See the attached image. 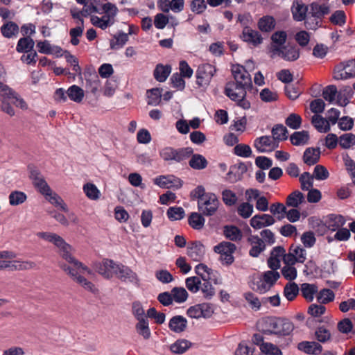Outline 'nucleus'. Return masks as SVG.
Listing matches in <instances>:
<instances>
[{
	"mask_svg": "<svg viewBox=\"0 0 355 355\" xmlns=\"http://www.w3.org/2000/svg\"><path fill=\"white\" fill-rule=\"evenodd\" d=\"M36 235L40 239L53 243L58 248V252L60 257L67 262V263H60V267L73 281L88 291L93 293L98 292L95 285L84 277L85 275H92V271L73 256L72 247L62 237L55 233L47 232H40Z\"/></svg>",
	"mask_w": 355,
	"mask_h": 355,
	"instance_id": "1",
	"label": "nucleus"
},
{
	"mask_svg": "<svg viewBox=\"0 0 355 355\" xmlns=\"http://www.w3.org/2000/svg\"><path fill=\"white\" fill-rule=\"evenodd\" d=\"M190 195L191 198L198 200V209L203 214L211 216L217 210L219 201L216 196L212 193H206L202 186H198L191 191Z\"/></svg>",
	"mask_w": 355,
	"mask_h": 355,
	"instance_id": "2",
	"label": "nucleus"
},
{
	"mask_svg": "<svg viewBox=\"0 0 355 355\" xmlns=\"http://www.w3.org/2000/svg\"><path fill=\"white\" fill-rule=\"evenodd\" d=\"M279 277L280 275L277 271H266L260 275L252 276L249 286L253 291L263 294L270 290Z\"/></svg>",
	"mask_w": 355,
	"mask_h": 355,
	"instance_id": "3",
	"label": "nucleus"
},
{
	"mask_svg": "<svg viewBox=\"0 0 355 355\" xmlns=\"http://www.w3.org/2000/svg\"><path fill=\"white\" fill-rule=\"evenodd\" d=\"M103 15L98 17L96 15H92L90 21L92 25L99 28L102 30H105L107 28L112 26L116 22V17L119 12V9L116 6L112 3L107 2L101 6Z\"/></svg>",
	"mask_w": 355,
	"mask_h": 355,
	"instance_id": "4",
	"label": "nucleus"
},
{
	"mask_svg": "<svg viewBox=\"0 0 355 355\" xmlns=\"http://www.w3.org/2000/svg\"><path fill=\"white\" fill-rule=\"evenodd\" d=\"M232 73L236 81L232 82L235 85L234 91L245 90L252 86L251 76L244 67L240 64L233 65Z\"/></svg>",
	"mask_w": 355,
	"mask_h": 355,
	"instance_id": "5",
	"label": "nucleus"
},
{
	"mask_svg": "<svg viewBox=\"0 0 355 355\" xmlns=\"http://www.w3.org/2000/svg\"><path fill=\"white\" fill-rule=\"evenodd\" d=\"M216 73V68L214 65L209 63L200 64L196 72V84L200 87H207Z\"/></svg>",
	"mask_w": 355,
	"mask_h": 355,
	"instance_id": "6",
	"label": "nucleus"
},
{
	"mask_svg": "<svg viewBox=\"0 0 355 355\" xmlns=\"http://www.w3.org/2000/svg\"><path fill=\"white\" fill-rule=\"evenodd\" d=\"M266 322L272 334L286 336L294 329L293 322L286 318H269Z\"/></svg>",
	"mask_w": 355,
	"mask_h": 355,
	"instance_id": "7",
	"label": "nucleus"
},
{
	"mask_svg": "<svg viewBox=\"0 0 355 355\" xmlns=\"http://www.w3.org/2000/svg\"><path fill=\"white\" fill-rule=\"evenodd\" d=\"M355 77V60L343 62L335 67L334 78L337 80Z\"/></svg>",
	"mask_w": 355,
	"mask_h": 355,
	"instance_id": "8",
	"label": "nucleus"
},
{
	"mask_svg": "<svg viewBox=\"0 0 355 355\" xmlns=\"http://www.w3.org/2000/svg\"><path fill=\"white\" fill-rule=\"evenodd\" d=\"M29 178L35 188L42 195L50 192V187L38 168L33 165L28 167Z\"/></svg>",
	"mask_w": 355,
	"mask_h": 355,
	"instance_id": "9",
	"label": "nucleus"
},
{
	"mask_svg": "<svg viewBox=\"0 0 355 355\" xmlns=\"http://www.w3.org/2000/svg\"><path fill=\"white\" fill-rule=\"evenodd\" d=\"M235 85L232 83H227L225 86V93L232 101H236L238 105L243 109H248L250 107V102L245 98L246 91L241 89L240 91H234Z\"/></svg>",
	"mask_w": 355,
	"mask_h": 355,
	"instance_id": "10",
	"label": "nucleus"
},
{
	"mask_svg": "<svg viewBox=\"0 0 355 355\" xmlns=\"http://www.w3.org/2000/svg\"><path fill=\"white\" fill-rule=\"evenodd\" d=\"M214 312V306L209 303H201L191 306L187 310V315L191 318H210Z\"/></svg>",
	"mask_w": 355,
	"mask_h": 355,
	"instance_id": "11",
	"label": "nucleus"
},
{
	"mask_svg": "<svg viewBox=\"0 0 355 355\" xmlns=\"http://www.w3.org/2000/svg\"><path fill=\"white\" fill-rule=\"evenodd\" d=\"M115 275L123 282L128 281L137 286L139 285L140 279L137 274L122 263H118Z\"/></svg>",
	"mask_w": 355,
	"mask_h": 355,
	"instance_id": "12",
	"label": "nucleus"
},
{
	"mask_svg": "<svg viewBox=\"0 0 355 355\" xmlns=\"http://www.w3.org/2000/svg\"><path fill=\"white\" fill-rule=\"evenodd\" d=\"M153 182L157 186L164 189H178L182 185V180L173 175H159L153 179Z\"/></svg>",
	"mask_w": 355,
	"mask_h": 355,
	"instance_id": "13",
	"label": "nucleus"
},
{
	"mask_svg": "<svg viewBox=\"0 0 355 355\" xmlns=\"http://www.w3.org/2000/svg\"><path fill=\"white\" fill-rule=\"evenodd\" d=\"M17 254L14 252V257L8 259L6 270L10 271L28 270L36 267L35 263L29 260L17 259Z\"/></svg>",
	"mask_w": 355,
	"mask_h": 355,
	"instance_id": "14",
	"label": "nucleus"
},
{
	"mask_svg": "<svg viewBox=\"0 0 355 355\" xmlns=\"http://www.w3.org/2000/svg\"><path fill=\"white\" fill-rule=\"evenodd\" d=\"M118 263L112 259H105L96 265L97 272L105 279H111L115 275Z\"/></svg>",
	"mask_w": 355,
	"mask_h": 355,
	"instance_id": "15",
	"label": "nucleus"
},
{
	"mask_svg": "<svg viewBox=\"0 0 355 355\" xmlns=\"http://www.w3.org/2000/svg\"><path fill=\"white\" fill-rule=\"evenodd\" d=\"M254 146L259 153L272 152L278 147V142L272 137L262 136L254 140Z\"/></svg>",
	"mask_w": 355,
	"mask_h": 355,
	"instance_id": "16",
	"label": "nucleus"
},
{
	"mask_svg": "<svg viewBox=\"0 0 355 355\" xmlns=\"http://www.w3.org/2000/svg\"><path fill=\"white\" fill-rule=\"evenodd\" d=\"M12 91V89L8 85L0 82V110L10 116H13L15 114V112L10 104L7 103L6 100L8 98Z\"/></svg>",
	"mask_w": 355,
	"mask_h": 355,
	"instance_id": "17",
	"label": "nucleus"
},
{
	"mask_svg": "<svg viewBox=\"0 0 355 355\" xmlns=\"http://www.w3.org/2000/svg\"><path fill=\"white\" fill-rule=\"evenodd\" d=\"M187 254L193 261H201L205 254V248L200 241H193L188 244Z\"/></svg>",
	"mask_w": 355,
	"mask_h": 355,
	"instance_id": "18",
	"label": "nucleus"
},
{
	"mask_svg": "<svg viewBox=\"0 0 355 355\" xmlns=\"http://www.w3.org/2000/svg\"><path fill=\"white\" fill-rule=\"evenodd\" d=\"M275 223V218L271 215L266 214L254 215L250 220L251 227L255 230L270 226Z\"/></svg>",
	"mask_w": 355,
	"mask_h": 355,
	"instance_id": "19",
	"label": "nucleus"
},
{
	"mask_svg": "<svg viewBox=\"0 0 355 355\" xmlns=\"http://www.w3.org/2000/svg\"><path fill=\"white\" fill-rule=\"evenodd\" d=\"M241 38L243 41L254 46L261 44L263 42L261 34L257 31L253 30L250 27H245L243 29Z\"/></svg>",
	"mask_w": 355,
	"mask_h": 355,
	"instance_id": "20",
	"label": "nucleus"
},
{
	"mask_svg": "<svg viewBox=\"0 0 355 355\" xmlns=\"http://www.w3.org/2000/svg\"><path fill=\"white\" fill-rule=\"evenodd\" d=\"M251 248L249 254L251 257H257L266 248L264 241L257 235H250L248 238Z\"/></svg>",
	"mask_w": 355,
	"mask_h": 355,
	"instance_id": "21",
	"label": "nucleus"
},
{
	"mask_svg": "<svg viewBox=\"0 0 355 355\" xmlns=\"http://www.w3.org/2000/svg\"><path fill=\"white\" fill-rule=\"evenodd\" d=\"M187 326V319L182 315L173 316L168 322L169 329L175 333H181L185 330Z\"/></svg>",
	"mask_w": 355,
	"mask_h": 355,
	"instance_id": "22",
	"label": "nucleus"
},
{
	"mask_svg": "<svg viewBox=\"0 0 355 355\" xmlns=\"http://www.w3.org/2000/svg\"><path fill=\"white\" fill-rule=\"evenodd\" d=\"M320 153L318 148H307L304 152L303 161L309 166L314 165L319 161Z\"/></svg>",
	"mask_w": 355,
	"mask_h": 355,
	"instance_id": "23",
	"label": "nucleus"
},
{
	"mask_svg": "<svg viewBox=\"0 0 355 355\" xmlns=\"http://www.w3.org/2000/svg\"><path fill=\"white\" fill-rule=\"evenodd\" d=\"M354 95V91L350 86L343 87L339 92H338L336 104L345 107L349 103Z\"/></svg>",
	"mask_w": 355,
	"mask_h": 355,
	"instance_id": "24",
	"label": "nucleus"
},
{
	"mask_svg": "<svg viewBox=\"0 0 355 355\" xmlns=\"http://www.w3.org/2000/svg\"><path fill=\"white\" fill-rule=\"evenodd\" d=\"M298 349L303 351L307 354H319L322 350L321 345L316 342L303 341L298 344Z\"/></svg>",
	"mask_w": 355,
	"mask_h": 355,
	"instance_id": "25",
	"label": "nucleus"
},
{
	"mask_svg": "<svg viewBox=\"0 0 355 355\" xmlns=\"http://www.w3.org/2000/svg\"><path fill=\"white\" fill-rule=\"evenodd\" d=\"M311 123L319 132L326 133L331 129L328 120L319 114H314L312 116Z\"/></svg>",
	"mask_w": 355,
	"mask_h": 355,
	"instance_id": "26",
	"label": "nucleus"
},
{
	"mask_svg": "<svg viewBox=\"0 0 355 355\" xmlns=\"http://www.w3.org/2000/svg\"><path fill=\"white\" fill-rule=\"evenodd\" d=\"M291 10L295 20L300 21L306 19L307 7L301 1L295 0Z\"/></svg>",
	"mask_w": 355,
	"mask_h": 355,
	"instance_id": "27",
	"label": "nucleus"
},
{
	"mask_svg": "<svg viewBox=\"0 0 355 355\" xmlns=\"http://www.w3.org/2000/svg\"><path fill=\"white\" fill-rule=\"evenodd\" d=\"M83 190L86 197L91 200H98L101 196V191L94 183L87 182L84 184Z\"/></svg>",
	"mask_w": 355,
	"mask_h": 355,
	"instance_id": "28",
	"label": "nucleus"
},
{
	"mask_svg": "<svg viewBox=\"0 0 355 355\" xmlns=\"http://www.w3.org/2000/svg\"><path fill=\"white\" fill-rule=\"evenodd\" d=\"M137 334L144 340H149L151 337V331L149 327L148 319L139 320L135 324Z\"/></svg>",
	"mask_w": 355,
	"mask_h": 355,
	"instance_id": "29",
	"label": "nucleus"
},
{
	"mask_svg": "<svg viewBox=\"0 0 355 355\" xmlns=\"http://www.w3.org/2000/svg\"><path fill=\"white\" fill-rule=\"evenodd\" d=\"M38 51L44 54H56L60 55L62 49L58 46H51L47 40L38 42L37 44Z\"/></svg>",
	"mask_w": 355,
	"mask_h": 355,
	"instance_id": "30",
	"label": "nucleus"
},
{
	"mask_svg": "<svg viewBox=\"0 0 355 355\" xmlns=\"http://www.w3.org/2000/svg\"><path fill=\"white\" fill-rule=\"evenodd\" d=\"M276 21L273 17L266 15L261 17L257 23L259 29L262 32H270L275 27Z\"/></svg>",
	"mask_w": 355,
	"mask_h": 355,
	"instance_id": "31",
	"label": "nucleus"
},
{
	"mask_svg": "<svg viewBox=\"0 0 355 355\" xmlns=\"http://www.w3.org/2000/svg\"><path fill=\"white\" fill-rule=\"evenodd\" d=\"M48 194H44L45 198L52 205L55 207H60L64 212L69 211L67 205L64 203L63 200L56 193L53 192L51 189L50 192H47Z\"/></svg>",
	"mask_w": 355,
	"mask_h": 355,
	"instance_id": "32",
	"label": "nucleus"
},
{
	"mask_svg": "<svg viewBox=\"0 0 355 355\" xmlns=\"http://www.w3.org/2000/svg\"><path fill=\"white\" fill-rule=\"evenodd\" d=\"M193 149L190 147L175 148V153H173L171 162H181L186 160L193 154Z\"/></svg>",
	"mask_w": 355,
	"mask_h": 355,
	"instance_id": "33",
	"label": "nucleus"
},
{
	"mask_svg": "<svg viewBox=\"0 0 355 355\" xmlns=\"http://www.w3.org/2000/svg\"><path fill=\"white\" fill-rule=\"evenodd\" d=\"M67 94L71 101L79 103L83 101L85 92L81 87L73 85L68 88Z\"/></svg>",
	"mask_w": 355,
	"mask_h": 355,
	"instance_id": "34",
	"label": "nucleus"
},
{
	"mask_svg": "<svg viewBox=\"0 0 355 355\" xmlns=\"http://www.w3.org/2000/svg\"><path fill=\"white\" fill-rule=\"evenodd\" d=\"M290 140L294 146H304L309 140V134L305 130L295 132L291 135Z\"/></svg>",
	"mask_w": 355,
	"mask_h": 355,
	"instance_id": "35",
	"label": "nucleus"
},
{
	"mask_svg": "<svg viewBox=\"0 0 355 355\" xmlns=\"http://www.w3.org/2000/svg\"><path fill=\"white\" fill-rule=\"evenodd\" d=\"M300 57V50L297 46H283L282 58L289 62L297 60Z\"/></svg>",
	"mask_w": 355,
	"mask_h": 355,
	"instance_id": "36",
	"label": "nucleus"
},
{
	"mask_svg": "<svg viewBox=\"0 0 355 355\" xmlns=\"http://www.w3.org/2000/svg\"><path fill=\"white\" fill-rule=\"evenodd\" d=\"M34 40L30 37L20 38L17 42L16 50L19 53H28L34 47Z\"/></svg>",
	"mask_w": 355,
	"mask_h": 355,
	"instance_id": "37",
	"label": "nucleus"
},
{
	"mask_svg": "<svg viewBox=\"0 0 355 355\" xmlns=\"http://www.w3.org/2000/svg\"><path fill=\"white\" fill-rule=\"evenodd\" d=\"M1 33L6 38L15 37L19 33V26L13 21H8L1 27Z\"/></svg>",
	"mask_w": 355,
	"mask_h": 355,
	"instance_id": "38",
	"label": "nucleus"
},
{
	"mask_svg": "<svg viewBox=\"0 0 355 355\" xmlns=\"http://www.w3.org/2000/svg\"><path fill=\"white\" fill-rule=\"evenodd\" d=\"M128 34L119 32L114 35V38L110 41V48L115 50L121 49L128 42Z\"/></svg>",
	"mask_w": 355,
	"mask_h": 355,
	"instance_id": "39",
	"label": "nucleus"
},
{
	"mask_svg": "<svg viewBox=\"0 0 355 355\" xmlns=\"http://www.w3.org/2000/svg\"><path fill=\"white\" fill-rule=\"evenodd\" d=\"M303 202H304V196L300 191L292 192L286 199V205L288 207H298Z\"/></svg>",
	"mask_w": 355,
	"mask_h": 355,
	"instance_id": "40",
	"label": "nucleus"
},
{
	"mask_svg": "<svg viewBox=\"0 0 355 355\" xmlns=\"http://www.w3.org/2000/svg\"><path fill=\"white\" fill-rule=\"evenodd\" d=\"M302 296L309 302L313 301L315 294L318 293V287L315 284L304 283L301 285Z\"/></svg>",
	"mask_w": 355,
	"mask_h": 355,
	"instance_id": "41",
	"label": "nucleus"
},
{
	"mask_svg": "<svg viewBox=\"0 0 355 355\" xmlns=\"http://www.w3.org/2000/svg\"><path fill=\"white\" fill-rule=\"evenodd\" d=\"M191 158L189 160V166L195 170H202L207 167V161L206 158L200 155H191Z\"/></svg>",
	"mask_w": 355,
	"mask_h": 355,
	"instance_id": "42",
	"label": "nucleus"
},
{
	"mask_svg": "<svg viewBox=\"0 0 355 355\" xmlns=\"http://www.w3.org/2000/svg\"><path fill=\"white\" fill-rule=\"evenodd\" d=\"M236 245L230 242H221L217 245L214 246V250L216 253L222 255L233 254L236 250Z\"/></svg>",
	"mask_w": 355,
	"mask_h": 355,
	"instance_id": "43",
	"label": "nucleus"
},
{
	"mask_svg": "<svg viewBox=\"0 0 355 355\" xmlns=\"http://www.w3.org/2000/svg\"><path fill=\"white\" fill-rule=\"evenodd\" d=\"M85 86L87 89L95 94L98 91L101 86V81L98 76L95 73L90 74L89 77L86 78Z\"/></svg>",
	"mask_w": 355,
	"mask_h": 355,
	"instance_id": "44",
	"label": "nucleus"
},
{
	"mask_svg": "<svg viewBox=\"0 0 355 355\" xmlns=\"http://www.w3.org/2000/svg\"><path fill=\"white\" fill-rule=\"evenodd\" d=\"M171 73V67L157 64L154 71V77L159 82H164Z\"/></svg>",
	"mask_w": 355,
	"mask_h": 355,
	"instance_id": "45",
	"label": "nucleus"
},
{
	"mask_svg": "<svg viewBox=\"0 0 355 355\" xmlns=\"http://www.w3.org/2000/svg\"><path fill=\"white\" fill-rule=\"evenodd\" d=\"M339 145L343 149H349L355 146V135L345 133L339 137Z\"/></svg>",
	"mask_w": 355,
	"mask_h": 355,
	"instance_id": "46",
	"label": "nucleus"
},
{
	"mask_svg": "<svg viewBox=\"0 0 355 355\" xmlns=\"http://www.w3.org/2000/svg\"><path fill=\"white\" fill-rule=\"evenodd\" d=\"M191 343L187 340H178L170 347L171 352L174 354H181L184 353L190 347Z\"/></svg>",
	"mask_w": 355,
	"mask_h": 355,
	"instance_id": "47",
	"label": "nucleus"
},
{
	"mask_svg": "<svg viewBox=\"0 0 355 355\" xmlns=\"http://www.w3.org/2000/svg\"><path fill=\"white\" fill-rule=\"evenodd\" d=\"M272 138L277 141H284L288 138V130L285 126L282 124L276 125L272 129Z\"/></svg>",
	"mask_w": 355,
	"mask_h": 355,
	"instance_id": "48",
	"label": "nucleus"
},
{
	"mask_svg": "<svg viewBox=\"0 0 355 355\" xmlns=\"http://www.w3.org/2000/svg\"><path fill=\"white\" fill-rule=\"evenodd\" d=\"M224 234L226 238L234 241H240L242 239V233L236 226H225Z\"/></svg>",
	"mask_w": 355,
	"mask_h": 355,
	"instance_id": "49",
	"label": "nucleus"
},
{
	"mask_svg": "<svg viewBox=\"0 0 355 355\" xmlns=\"http://www.w3.org/2000/svg\"><path fill=\"white\" fill-rule=\"evenodd\" d=\"M189 225L195 230H201L205 225V218L198 213L193 212L189 217Z\"/></svg>",
	"mask_w": 355,
	"mask_h": 355,
	"instance_id": "50",
	"label": "nucleus"
},
{
	"mask_svg": "<svg viewBox=\"0 0 355 355\" xmlns=\"http://www.w3.org/2000/svg\"><path fill=\"white\" fill-rule=\"evenodd\" d=\"M8 198L10 205L17 206L24 203L27 199V196L22 191H14L10 193Z\"/></svg>",
	"mask_w": 355,
	"mask_h": 355,
	"instance_id": "51",
	"label": "nucleus"
},
{
	"mask_svg": "<svg viewBox=\"0 0 355 355\" xmlns=\"http://www.w3.org/2000/svg\"><path fill=\"white\" fill-rule=\"evenodd\" d=\"M299 293V288L295 282H289L286 284L284 289V295L285 297L289 300H293Z\"/></svg>",
	"mask_w": 355,
	"mask_h": 355,
	"instance_id": "52",
	"label": "nucleus"
},
{
	"mask_svg": "<svg viewBox=\"0 0 355 355\" xmlns=\"http://www.w3.org/2000/svg\"><path fill=\"white\" fill-rule=\"evenodd\" d=\"M166 215L170 220H178L185 216V211L181 207H171L167 210Z\"/></svg>",
	"mask_w": 355,
	"mask_h": 355,
	"instance_id": "53",
	"label": "nucleus"
},
{
	"mask_svg": "<svg viewBox=\"0 0 355 355\" xmlns=\"http://www.w3.org/2000/svg\"><path fill=\"white\" fill-rule=\"evenodd\" d=\"M173 300L177 303H183L188 298V293L182 287H175L171 290Z\"/></svg>",
	"mask_w": 355,
	"mask_h": 355,
	"instance_id": "54",
	"label": "nucleus"
},
{
	"mask_svg": "<svg viewBox=\"0 0 355 355\" xmlns=\"http://www.w3.org/2000/svg\"><path fill=\"white\" fill-rule=\"evenodd\" d=\"M148 104L150 105H157L161 101L162 89L153 88L147 92Z\"/></svg>",
	"mask_w": 355,
	"mask_h": 355,
	"instance_id": "55",
	"label": "nucleus"
},
{
	"mask_svg": "<svg viewBox=\"0 0 355 355\" xmlns=\"http://www.w3.org/2000/svg\"><path fill=\"white\" fill-rule=\"evenodd\" d=\"M260 350L262 353L266 354L282 355V352L279 348L271 343L263 342L260 345Z\"/></svg>",
	"mask_w": 355,
	"mask_h": 355,
	"instance_id": "56",
	"label": "nucleus"
},
{
	"mask_svg": "<svg viewBox=\"0 0 355 355\" xmlns=\"http://www.w3.org/2000/svg\"><path fill=\"white\" fill-rule=\"evenodd\" d=\"M338 90L335 85H329L326 87L322 92V96L324 99L330 103L334 102L337 99Z\"/></svg>",
	"mask_w": 355,
	"mask_h": 355,
	"instance_id": "57",
	"label": "nucleus"
},
{
	"mask_svg": "<svg viewBox=\"0 0 355 355\" xmlns=\"http://www.w3.org/2000/svg\"><path fill=\"white\" fill-rule=\"evenodd\" d=\"M334 292L329 288L322 289L318 294L317 300L321 304H327L334 300Z\"/></svg>",
	"mask_w": 355,
	"mask_h": 355,
	"instance_id": "58",
	"label": "nucleus"
},
{
	"mask_svg": "<svg viewBox=\"0 0 355 355\" xmlns=\"http://www.w3.org/2000/svg\"><path fill=\"white\" fill-rule=\"evenodd\" d=\"M313 176L309 172H304L300 176V182L301 183V188L304 191H308L313 186Z\"/></svg>",
	"mask_w": 355,
	"mask_h": 355,
	"instance_id": "59",
	"label": "nucleus"
},
{
	"mask_svg": "<svg viewBox=\"0 0 355 355\" xmlns=\"http://www.w3.org/2000/svg\"><path fill=\"white\" fill-rule=\"evenodd\" d=\"M345 223L346 220L343 216H333L330 219L329 228L330 230L335 232L343 227Z\"/></svg>",
	"mask_w": 355,
	"mask_h": 355,
	"instance_id": "60",
	"label": "nucleus"
},
{
	"mask_svg": "<svg viewBox=\"0 0 355 355\" xmlns=\"http://www.w3.org/2000/svg\"><path fill=\"white\" fill-rule=\"evenodd\" d=\"M132 313L137 321L148 319L144 309L139 302H134L132 303Z\"/></svg>",
	"mask_w": 355,
	"mask_h": 355,
	"instance_id": "61",
	"label": "nucleus"
},
{
	"mask_svg": "<svg viewBox=\"0 0 355 355\" xmlns=\"http://www.w3.org/2000/svg\"><path fill=\"white\" fill-rule=\"evenodd\" d=\"M7 99L11 100L13 105L23 110L28 109V105L26 101L13 89L11 93H10Z\"/></svg>",
	"mask_w": 355,
	"mask_h": 355,
	"instance_id": "62",
	"label": "nucleus"
},
{
	"mask_svg": "<svg viewBox=\"0 0 355 355\" xmlns=\"http://www.w3.org/2000/svg\"><path fill=\"white\" fill-rule=\"evenodd\" d=\"M253 205L248 202L241 203L237 208L239 215L243 218H249L253 213Z\"/></svg>",
	"mask_w": 355,
	"mask_h": 355,
	"instance_id": "63",
	"label": "nucleus"
},
{
	"mask_svg": "<svg viewBox=\"0 0 355 355\" xmlns=\"http://www.w3.org/2000/svg\"><path fill=\"white\" fill-rule=\"evenodd\" d=\"M185 284L189 291L196 293L200 290L201 281L198 277H190L186 279Z\"/></svg>",
	"mask_w": 355,
	"mask_h": 355,
	"instance_id": "64",
	"label": "nucleus"
}]
</instances>
